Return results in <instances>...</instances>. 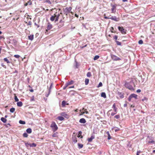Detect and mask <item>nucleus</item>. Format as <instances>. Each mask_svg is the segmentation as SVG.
Segmentation results:
<instances>
[{"label":"nucleus","mask_w":155,"mask_h":155,"mask_svg":"<svg viewBox=\"0 0 155 155\" xmlns=\"http://www.w3.org/2000/svg\"><path fill=\"white\" fill-rule=\"evenodd\" d=\"M132 85L135 86V84L133 81L132 80L129 82H126L124 84V86L129 89L131 90H134V89Z\"/></svg>","instance_id":"obj_1"},{"label":"nucleus","mask_w":155,"mask_h":155,"mask_svg":"<svg viewBox=\"0 0 155 155\" xmlns=\"http://www.w3.org/2000/svg\"><path fill=\"white\" fill-rule=\"evenodd\" d=\"M72 9V8L71 7H66L64 8H63V12L65 15H67L68 14L70 13H72L71 10Z\"/></svg>","instance_id":"obj_2"},{"label":"nucleus","mask_w":155,"mask_h":155,"mask_svg":"<svg viewBox=\"0 0 155 155\" xmlns=\"http://www.w3.org/2000/svg\"><path fill=\"white\" fill-rule=\"evenodd\" d=\"M50 127L52 128V130L54 132L56 131L58 129V127L55 123L54 121L52 122Z\"/></svg>","instance_id":"obj_3"},{"label":"nucleus","mask_w":155,"mask_h":155,"mask_svg":"<svg viewBox=\"0 0 155 155\" xmlns=\"http://www.w3.org/2000/svg\"><path fill=\"white\" fill-rule=\"evenodd\" d=\"M118 28L122 34H124L126 33L127 30L124 29L123 27L118 26Z\"/></svg>","instance_id":"obj_4"},{"label":"nucleus","mask_w":155,"mask_h":155,"mask_svg":"<svg viewBox=\"0 0 155 155\" xmlns=\"http://www.w3.org/2000/svg\"><path fill=\"white\" fill-rule=\"evenodd\" d=\"M137 94H132L128 98V100L129 101H131V99L132 98H134L135 99H137Z\"/></svg>","instance_id":"obj_5"},{"label":"nucleus","mask_w":155,"mask_h":155,"mask_svg":"<svg viewBox=\"0 0 155 155\" xmlns=\"http://www.w3.org/2000/svg\"><path fill=\"white\" fill-rule=\"evenodd\" d=\"M110 16H111L110 17V19L114 21H118L119 20V18H117L115 16H111L110 15Z\"/></svg>","instance_id":"obj_6"},{"label":"nucleus","mask_w":155,"mask_h":155,"mask_svg":"<svg viewBox=\"0 0 155 155\" xmlns=\"http://www.w3.org/2000/svg\"><path fill=\"white\" fill-rule=\"evenodd\" d=\"M111 58L114 61H119L121 60L120 58L114 55L111 56Z\"/></svg>","instance_id":"obj_7"},{"label":"nucleus","mask_w":155,"mask_h":155,"mask_svg":"<svg viewBox=\"0 0 155 155\" xmlns=\"http://www.w3.org/2000/svg\"><path fill=\"white\" fill-rule=\"evenodd\" d=\"M110 5L112 7V8L111 9L112 12L114 13L116 12V11H114V9H116L117 6L116 5H114L112 4L111 3L110 4Z\"/></svg>","instance_id":"obj_8"},{"label":"nucleus","mask_w":155,"mask_h":155,"mask_svg":"<svg viewBox=\"0 0 155 155\" xmlns=\"http://www.w3.org/2000/svg\"><path fill=\"white\" fill-rule=\"evenodd\" d=\"M54 15H55V21L56 22L58 20L60 14L58 13H57L56 12V13L54 14Z\"/></svg>","instance_id":"obj_9"},{"label":"nucleus","mask_w":155,"mask_h":155,"mask_svg":"<svg viewBox=\"0 0 155 155\" xmlns=\"http://www.w3.org/2000/svg\"><path fill=\"white\" fill-rule=\"evenodd\" d=\"M52 28V25L51 24H50L49 22L48 23V25L47 27V29L46 30V31H48V30H50Z\"/></svg>","instance_id":"obj_10"},{"label":"nucleus","mask_w":155,"mask_h":155,"mask_svg":"<svg viewBox=\"0 0 155 155\" xmlns=\"http://www.w3.org/2000/svg\"><path fill=\"white\" fill-rule=\"evenodd\" d=\"M61 115L67 118H68L69 117V115L66 114V113L64 112L61 113Z\"/></svg>","instance_id":"obj_11"},{"label":"nucleus","mask_w":155,"mask_h":155,"mask_svg":"<svg viewBox=\"0 0 155 155\" xmlns=\"http://www.w3.org/2000/svg\"><path fill=\"white\" fill-rule=\"evenodd\" d=\"M79 122L81 123L84 124L86 122V120L85 119L82 118L80 119Z\"/></svg>","instance_id":"obj_12"},{"label":"nucleus","mask_w":155,"mask_h":155,"mask_svg":"<svg viewBox=\"0 0 155 155\" xmlns=\"http://www.w3.org/2000/svg\"><path fill=\"white\" fill-rule=\"evenodd\" d=\"M94 138V136L92 135L90 138H88V140L89 142H91L92 140Z\"/></svg>","instance_id":"obj_13"},{"label":"nucleus","mask_w":155,"mask_h":155,"mask_svg":"<svg viewBox=\"0 0 155 155\" xmlns=\"http://www.w3.org/2000/svg\"><path fill=\"white\" fill-rule=\"evenodd\" d=\"M72 139L73 142H74V143H76L77 142V139L75 136L73 137H72Z\"/></svg>","instance_id":"obj_14"},{"label":"nucleus","mask_w":155,"mask_h":155,"mask_svg":"<svg viewBox=\"0 0 155 155\" xmlns=\"http://www.w3.org/2000/svg\"><path fill=\"white\" fill-rule=\"evenodd\" d=\"M57 119L59 120L62 121L64 119V118L62 116H58L57 117Z\"/></svg>","instance_id":"obj_15"},{"label":"nucleus","mask_w":155,"mask_h":155,"mask_svg":"<svg viewBox=\"0 0 155 155\" xmlns=\"http://www.w3.org/2000/svg\"><path fill=\"white\" fill-rule=\"evenodd\" d=\"M117 94L121 98H123L124 97V96L122 94L121 92H118L117 93Z\"/></svg>","instance_id":"obj_16"},{"label":"nucleus","mask_w":155,"mask_h":155,"mask_svg":"<svg viewBox=\"0 0 155 155\" xmlns=\"http://www.w3.org/2000/svg\"><path fill=\"white\" fill-rule=\"evenodd\" d=\"M28 39L31 41L34 38V35H31L28 36Z\"/></svg>","instance_id":"obj_17"},{"label":"nucleus","mask_w":155,"mask_h":155,"mask_svg":"<svg viewBox=\"0 0 155 155\" xmlns=\"http://www.w3.org/2000/svg\"><path fill=\"white\" fill-rule=\"evenodd\" d=\"M17 105L18 107H21L23 105V104L22 103V102L21 101H19L17 103Z\"/></svg>","instance_id":"obj_18"},{"label":"nucleus","mask_w":155,"mask_h":155,"mask_svg":"<svg viewBox=\"0 0 155 155\" xmlns=\"http://www.w3.org/2000/svg\"><path fill=\"white\" fill-rule=\"evenodd\" d=\"M101 96L104 98H106V94L105 92H102L101 93Z\"/></svg>","instance_id":"obj_19"},{"label":"nucleus","mask_w":155,"mask_h":155,"mask_svg":"<svg viewBox=\"0 0 155 155\" xmlns=\"http://www.w3.org/2000/svg\"><path fill=\"white\" fill-rule=\"evenodd\" d=\"M26 132L28 134H30L32 132L31 129L30 128H28L26 130Z\"/></svg>","instance_id":"obj_20"},{"label":"nucleus","mask_w":155,"mask_h":155,"mask_svg":"<svg viewBox=\"0 0 155 155\" xmlns=\"http://www.w3.org/2000/svg\"><path fill=\"white\" fill-rule=\"evenodd\" d=\"M106 134L108 135L107 139L109 140H110L111 138V136L109 131H107L106 132Z\"/></svg>","instance_id":"obj_21"},{"label":"nucleus","mask_w":155,"mask_h":155,"mask_svg":"<svg viewBox=\"0 0 155 155\" xmlns=\"http://www.w3.org/2000/svg\"><path fill=\"white\" fill-rule=\"evenodd\" d=\"M1 120L4 123H6L7 121L6 119H5L4 117H2L1 118Z\"/></svg>","instance_id":"obj_22"},{"label":"nucleus","mask_w":155,"mask_h":155,"mask_svg":"<svg viewBox=\"0 0 155 155\" xmlns=\"http://www.w3.org/2000/svg\"><path fill=\"white\" fill-rule=\"evenodd\" d=\"M53 85V83H51V84L50 86L48 89V91H49V93H51V88Z\"/></svg>","instance_id":"obj_23"},{"label":"nucleus","mask_w":155,"mask_h":155,"mask_svg":"<svg viewBox=\"0 0 155 155\" xmlns=\"http://www.w3.org/2000/svg\"><path fill=\"white\" fill-rule=\"evenodd\" d=\"M74 82V81L72 80L71 81H70L68 82L67 83H66V84L68 85V86L72 84H73Z\"/></svg>","instance_id":"obj_24"},{"label":"nucleus","mask_w":155,"mask_h":155,"mask_svg":"<svg viewBox=\"0 0 155 155\" xmlns=\"http://www.w3.org/2000/svg\"><path fill=\"white\" fill-rule=\"evenodd\" d=\"M89 82V79L88 78H86L85 80V83L86 85L88 84Z\"/></svg>","instance_id":"obj_25"},{"label":"nucleus","mask_w":155,"mask_h":155,"mask_svg":"<svg viewBox=\"0 0 155 155\" xmlns=\"http://www.w3.org/2000/svg\"><path fill=\"white\" fill-rule=\"evenodd\" d=\"M37 145L35 143H33L32 144L30 143V147H36Z\"/></svg>","instance_id":"obj_26"},{"label":"nucleus","mask_w":155,"mask_h":155,"mask_svg":"<svg viewBox=\"0 0 155 155\" xmlns=\"http://www.w3.org/2000/svg\"><path fill=\"white\" fill-rule=\"evenodd\" d=\"M78 146L79 149H81L83 147V145L82 144L78 143Z\"/></svg>","instance_id":"obj_27"},{"label":"nucleus","mask_w":155,"mask_h":155,"mask_svg":"<svg viewBox=\"0 0 155 155\" xmlns=\"http://www.w3.org/2000/svg\"><path fill=\"white\" fill-rule=\"evenodd\" d=\"M19 124H25V122L23 120H20L19 122Z\"/></svg>","instance_id":"obj_28"},{"label":"nucleus","mask_w":155,"mask_h":155,"mask_svg":"<svg viewBox=\"0 0 155 155\" xmlns=\"http://www.w3.org/2000/svg\"><path fill=\"white\" fill-rule=\"evenodd\" d=\"M82 134V132L81 131H79L78 133V136H77L78 137V138L80 137L81 136Z\"/></svg>","instance_id":"obj_29"},{"label":"nucleus","mask_w":155,"mask_h":155,"mask_svg":"<svg viewBox=\"0 0 155 155\" xmlns=\"http://www.w3.org/2000/svg\"><path fill=\"white\" fill-rule=\"evenodd\" d=\"M15 110V108L14 107L11 108L10 110V111L11 113H13Z\"/></svg>","instance_id":"obj_30"},{"label":"nucleus","mask_w":155,"mask_h":155,"mask_svg":"<svg viewBox=\"0 0 155 155\" xmlns=\"http://www.w3.org/2000/svg\"><path fill=\"white\" fill-rule=\"evenodd\" d=\"M4 61L6 62L7 63H10V61L8 60L7 58H4Z\"/></svg>","instance_id":"obj_31"},{"label":"nucleus","mask_w":155,"mask_h":155,"mask_svg":"<svg viewBox=\"0 0 155 155\" xmlns=\"http://www.w3.org/2000/svg\"><path fill=\"white\" fill-rule=\"evenodd\" d=\"M50 20L52 21H53L55 19V15L52 16L50 18Z\"/></svg>","instance_id":"obj_32"},{"label":"nucleus","mask_w":155,"mask_h":155,"mask_svg":"<svg viewBox=\"0 0 155 155\" xmlns=\"http://www.w3.org/2000/svg\"><path fill=\"white\" fill-rule=\"evenodd\" d=\"M64 23L59 24V25L58 26V27L59 28H60L62 27H63L64 25Z\"/></svg>","instance_id":"obj_33"},{"label":"nucleus","mask_w":155,"mask_h":155,"mask_svg":"<svg viewBox=\"0 0 155 155\" xmlns=\"http://www.w3.org/2000/svg\"><path fill=\"white\" fill-rule=\"evenodd\" d=\"M58 133L57 132H56V133H54L53 134L52 136L53 137H57L58 136Z\"/></svg>","instance_id":"obj_34"},{"label":"nucleus","mask_w":155,"mask_h":155,"mask_svg":"<svg viewBox=\"0 0 155 155\" xmlns=\"http://www.w3.org/2000/svg\"><path fill=\"white\" fill-rule=\"evenodd\" d=\"M99 56H98V55H96L94 56V60H97V59H98L99 58Z\"/></svg>","instance_id":"obj_35"},{"label":"nucleus","mask_w":155,"mask_h":155,"mask_svg":"<svg viewBox=\"0 0 155 155\" xmlns=\"http://www.w3.org/2000/svg\"><path fill=\"white\" fill-rule=\"evenodd\" d=\"M66 102L64 101H63L62 102V107L65 106L66 105Z\"/></svg>","instance_id":"obj_36"},{"label":"nucleus","mask_w":155,"mask_h":155,"mask_svg":"<svg viewBox=\"0 0 155 155\" xmlns=\"http://www.w3.org/2000/svg\"><path fill=\"white\" fill-rule=\"evenodd\" d=\"M87 76L88 77H90L91 76V73L90 72H88L87 74Z\"/></svg>","instance_id":"obj_37"},{"label":"nucleus","mask_w":155,"mask_h":155,"mask_svg":"<svg viewBox=\"0 0 155 155\" xmlns=\"http://www.w3.org/2000/svg\"><path fill=\"white\" fill-rule=\"evenodd\" d=\"M28 134L27 133L25 132L23 134V136L25 137H27L28 136Z\"/></svg>","instance_id":"obj_38"},{"label":"nucleus","mask_w":155,"mask_h":155,"mask_svg":"<svg viewBox=\"0 0 155 155\" xmlns=\"http://www.w3.org/2000/svg\"><path fill=\"white\" fill-rule=\"evenodd\" d=\"M115 42H116L117 44V45H121V43L120 42L118 41H116Z\"/></svg>","instance_id":"obj_39"},{"label":"nucleus","mask_w":155,"mask_h":155,"mask_svg":"<svg viewBox=\"0 0 155 155\" xmlns=\"http://www.w3.org/2000/svg\"><path fill=\"white\" fill-rule=\"evenodd\" d=\"M102 86V83L101 82H100L98 85L97 86V87H101Z\"/></svg>","instance_id":"obj_40"},{"label":"nucleus","mask_w":155,"mask_h":155,"mask_svg":"<svg viewBox=\"0 0 155 155\" xmlns=\"http://www.w3.org/2000/svg\"><path fill=\"white\" fill-rule=\"evenodd\" d=\"M14 98H15V101H16L18 102L19 101V99L18 98L17 96H15Z\"/></svg>","instance_id":"obj_41"},{"label":"nucleus","mask_w":155,"mask_h":155,"mask_svg":"<svg viewBox=\"0 0 155 155\" xmlns=\"http://www.w3.org/2000/svg\"><path fill=\"white\" fill-rule=\"evenodd\" d=\"M143 41L142 40H140L138 41V44H139L141 45L143 43Z\"/></svg>","instance_id":"obj_42"},{"label":"nucleus","mask_w":155,"mask_h":155,"mask_svg":"<svg viewBox=\"0 0 155 155\" xmlns=\"http://www.w3.org/2000/svg\"><path fill=\"white\" fill-rule=\"evenodd\" d=\"M25 146L27 147H28L29 146L30 147V143H25Z\"/></svg>","instance_id":"obj_43"},{"label":"nucleus","mask_w":155,"mask_h":155,"mask_svg":"<svg viewBox=\"0 0 155 155\" xmlns=\"http://www.w3.org/2000/svg\"><path fill=\"white\" fill-rule=\"evenodd\" d=\"M114 30V28L113 27H111L110 28V31H111V32H113V33L115 32V31H113Z\"/></svg>","instance_id":"obj_44"},{"label":"nucleus","mask_w":155,"mask_h":155,"mask_svg":"<svg viewBox=\"0 0 155 155\" xmlns=\"http://www.w3.org/2000/svg\"><path fill=\"white\" fill-rule=\"evenodd\" d=\"M28 4L29 5H32V2L31 1V0H29L28 2Z\"/></svg>","instance_id":"obj_45"},{"label":"nucleus","mask_w":155,"mask_h":155,"mask_svg":"<svg viewBox=\"0 0 155 155\" xmlns=\"http://www.w3.org/2000/svg\"><path fill=\"white\" fill-rule=\"evenodd\" d=\"M68 86V85H67V84L66 83L65 84V86H64L63 87V90H65L66 89V87Z\"/></svg>","instance_id":"obj_46"},{"label":"nucleus","mask_w":155,"mask_h":155,"mask_svg":"<svg viewBox=\"0 0 155 155\" xmlns=\"http://www.w3.org/2000/svg\"><path fill=\"white\" fill-rule=\"evenodd\" d=\"M75 64H75L76 68H78V63L76 61H75Z\"/></svg>","instance_id":"obj_47"},{"label":"nucleus","mask_w":155,"mask_h":155,"mask_svg":"<svg viewBox=\"0 0 155 155\" xmlns=\"http://www.w3.org/2000/svg\"><path fill=\"white\" fill-rule=\"evenodd\" d=\"M148 99L146 97H144L143 98L142 100L143 101H147V100Z\"/></svg>","instance_id":"obj_48"},{"label":"nucleus","mask_w":155,"mask_h":155,"mask_svg":"<svg viewBox=\"0 0 155 155\" xmlns=\"http://www.w3.org/2000/svg\"><path fill=\"white\" fill-rule=\"evenodd\" d=\"M120 117V116L119 115H115V116H114V117L116 118V119H118Z\"/></svg>","instance_id":"obj_49"},{"label":"nucleus","mask_w":155,"mask_h":155,"mask_svg":"<svg viewBox=\"0 0 155 155\" xmlns=\"http://www.w3.org/2000/svg\"><path fill=\"white\" fill-rule=\"evenodd\" d=\"M26 23H27V22H26ZM31 21H29L28 23H27V25H31Z\"/></svg>","instance_id":"obj_50"},{"label":"nucleus","mask_w":155,"mask_h":155,"mask_svg":"<svg viewBox=\"0 0 155 155\" xmlns=\"http://www.w3.org/2000/svg\"><path fill=\"white\" fill-rule=\"evenodd\" d=\"M34 96H32V97H31V99H30L31 101H34Z\"/></svg>","instance_id":"obj_51"},{"label":"nucleus","mask_w":155,"mask_h":155,"mask_svg":"<svg viewBox=\"0 0 155 155\" xmlns=\"http://www.w3.org/2000/svg\"><path fill=\"white\" fill-rule=\"evenodd\" d=\"M14 57L16 58H18L20 57V56L18 54H15L14 55Z\"/></svg>","instance_id":"obj_52"},{"label":"nucleus","mask_w":155,"mask_h":155,"mask_svg":"<svg viewBox=\"0 0 155 155\" xmlns=\"http://www.w3.org/2000/svg\"><path fill=\"white\" fill-rule=\"evenodd\" d=\"M1 66L5 68H6V66L3 63H2L1 64Z\"/></svg>","instance_id":"obj_53"},{"label":"nucleus","mask_w":155,"mask_h":155,"mask_svg":"<svg viewBox=\"0 0 155 155\" xmlns=\"http://www.w3.org/2000/svg\"><path fill=\"white\" fill-rule=\"evenodd\" d=\"M117 35H115L114 37V39L115 40H117Z\"/></svg>","instance_id":"obj_54"},{"label":"nucleus","mask_w":155,"mask_h":155,"mask_svg":"<svg viewBox=\"0 0 155 155\" xmlns=\"http://www.w3.org/2000/svg\"><path fill=\"white\" fill-rule=\"evenodd\" d=\"M50 93H49V91H48V94H45V96L46 97H48V96H49V94H50Z\"/></svg>","instance_id":"obj_55"},{"label":"nucleus","mask_w":155,"mask_h":155,"mask_svg":"<svg viewBox=\"0 0 155 155\" xmlns=\"http://www.w3.org/2000/svg\"><path fill=\"white\" fill-rule=\"evenodd\" d=\"M46 2H47L48 3V4H51V2L49 0H48L47 1H46Z\"/></svg>","instance_id":"obj_56"},{"label":"nucleus","mask_w":155,"mask_h":155,"mask_svg":"<svg viewBox=\"0 0 155 155\" xmlns=\"http://www.w3.org/2000/svg\"><path fill=\"white\" fill-rule=\"evenodd\" d=\"M116 114V113H114V112H112L111 113V115L112 116H114V115H115Z\"/></svg>","instance_id":"obj_57"},{"label":"nucleus","mask_w":155,"mask_h":155,"mask_svg":"<svg viewBox=\"0 0 155 155\" xmlns=\"http://www.w3.org/2000/svg\"><path fill=\"white\" fill-rule=\"evenodd\" d=\"M64 23V21H63L62 20H61L59 21V24L60 23Z\"/></svg>","instance_id":"obj_58"},{"label":"nucleus","mask_w":155,"mask_h":155,"mask_svg":"<svg viewBox=\"0 0 155 155\" xmlns=\"http://www.w3.org/2000/svg\"><path fill=\"white\" fill-rule=\"evenodd\" d=\"M120 130L119 128L117 127V129L115 130V132H117V131H118V130Z\"/></svg>","instance_id":"obj_59"},{"label":"nucleus","mask_w":155,"mask_h":155,"mask_svg":"<svg viewBox=\"0 0 155 155\" xmlns=\"http://www.w3.org/2000/svg\"><path fill=\"white\" fill-rule=\"evenodd\" d=\"M84 113H85L86 114H88V112L86 110L84 112H83L82 113L83 114H84Z\"/></svg>","instance_id":"obj_60"},{"label":"nucleus","mask_w":155,"mask_h":155,"mask_svg":"<svg viewBox=\"0 0 155 155\" xmlns=\"http://www.w3.org/2000/svg\"><path fill=\"white\" fill-rule=\"evenodd\" d=\"M104 18L105 19H110V17H107L106 16H104Z\"/></svg>","instance_id":"obj_61"},{"label":"nucleus","mask_w":155,"mask_h":155,"mask_svg":"<svg viewBox=\"0 0 155 155\" xmlns=\"http://www.w3.org/2000/svg\"><path fill=\"white\" fill-rule=\"evenodd\" d=\"M34 25H36V26H37V28H39V25H37V24H36V22L34 23Z\"/></svg>","instance_id":"obj_62"},{"label":"nucleus","mask_w":155,"mask_h":155,"mask_svg":"<svg viewBox=\"0 0 155 155\" xmlns=\"http://www.w3.org/2000/svg\"><path fill=\"white\" fill-rule=\"evenodd\" d=\"M12 41L13 42H14V44H15L16 43V42H17V41H16V40H15L14 39H13L12 40Z\"/></svg>","instance_id":"obj_63"},{"label":"nucleus","mask_w":155,"mask_h":155,"mask_svg":"<svg viewBox=\"0 0 155 155\" xmlns=\"http://www.w3.org/2000/svg\"><path fill=\"white\" fill-rule=\"evenodd\" d=\"M141 91L140 89H138L137 90L136 92L137 93H140L141 92Z\"/></svg>","instance_id":"obj_64"}]
</instances>
